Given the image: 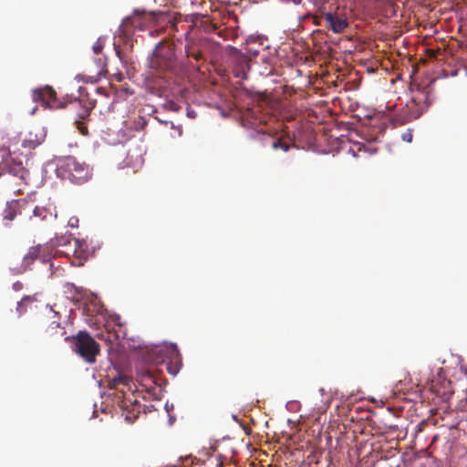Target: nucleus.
Listing matches in <instances>:
<instances>
[{
	"instance_id": "obj_1",
	"label": "nucleus",
	"mask_w": 467,
	"mask_h": 467,
	"mask_svg": "<svg viewBox=\"0 0 467 467\" xmlns=\"http://www.w3.org/2000/svg\"><path fill=\"white\" fill-rule=\"evenodd\" d=\"M65 340H71L73 350L87 363L94 364L100 353L99 343L87 331H78L77 335L66 337Z\"/></svg>"
},
{
	"instance_id": "obj_2",
	"label": "nucleus",
	"mask_w": 467,
	"mask_h": 467,
	"mask_svg": "<svg viewBox=\"0 0 467 467\" xmlns=\"http://www.w3.org/2000/svg\"><path fill=\"white\" fill-rule=\"evenodd\" d=\"M32 99L35 102H40L43 106L50 109H64L68 104L73 107H78L81 105V101L78 99L64 98L63 100H59L57 98L55 89L50 86H45L43 88H36L32 91Z\"/></svg>"
},
{
	"instance_id": "obj_3",
	"label": "nucleus",
	"mask_w": 467,
	"mask_h": 467,
	"mask_svg": "<svg viewBox=\"0 0 467 467\" xmlns=\"http://www.w3.org/2000/svg\"><path fill=\"white\" fill-rule=\"evenodd\" d=\"M58 171L65 178L77 184H82L91 177L88 165L79 162L72 156L66 157L61 161Z\"/></svg>"
},
{
	"instance_id": "obj_4",
	"label": "nucleus",
	"mask_w": 467,
	"mask_h": 467,
	"mask_svg": "<svg viewBox=\"0 0 467 467\" xmlns=\"http://www.w3.org/2000/svg\"><path fill=\"white\" fill-rule=\"evenodd\" d=\"M149 66L159 72L171 69L174 66L173 49L170 46L160 42L149 59Z\"/></svg>"
},
{
	"instance_id": "obj_5",
	"label": "nucleus",
	"mask_w": 467,
	"mask_h": 467,
	"mask_svg": "<svg viewBox=\"0 0 467 467\" xmlns=\"http://www.w3.org/2000/svg\"><path fill=\"white\" fill-rule=\"evenodd\" d=\"M10 175L17 179L18 186L28 183L29 171L23 166L22 162H16L14 159L6 155L0 161V177Z\"/></svg>"
},
{
	"instance_id": "obj_6",
	"label": "nucleus",
	"mask_w": 467,
	"mask_h": 467,
	"mask_svg": "<svg viewBox=\"0 0 467 467\" xmlns=\"http://www.w3.org/2000/svg\"><path fill=\"white\" fill-rule=\"evenodd\" d=\"M52 253V245L49 244H37L32 246L28 249L23 258V265L25 268H28L36 259H39L43 264H47L50 262Z\"/></svg>"
},
{
	"instance_id": "obj_7",
	"label": "nucleus",
	"mask_w": 467,
	"mask_h": 467,
	"mask_svg": "<svg viewBox=\"0 0 467 467\" xmlns=\"http://www.w3.org/2000/svg\"><path fill=\"white\" fill-rule=\"evenodd\" d=\"M23 210L26 213L32 212L30 219L36 222L47 221L56 217L55 208L51 204L36 205L33 207L32 203H25Z\"/></svg>"
},
{
	"instance_id": "obj_8",
	"label": "nucleus",
	"mask_w": 467,
	"mask_h": 467,
	"mask_svg": "<svg viewBox=\"0 0 467 467\" xmlns=\"http://www.w3.org/2000/svg\"><path fill=\"white\" fill-rule=\"evenodd\" d=\"M323 18L327 23V26L329 27L335 34L344 32L348 26V21L347 17L342 14L337 13H324Z\"/></svg>"
},
{
	"instance_id": "obj_9",
	"label": "nucleus",
	"mask_w": 467,
	"mask_h": 467,
	"mask_svg": "<svg viewBox=\"0 0 467 467\" xmlns=\"http://www.w3.org/2000/svg\"><path fill=\"white\" fill-rule=\"evenodd\" d=\"M46 138V132L39 126L33 127L25 136L22 145L25 148L35 149L40 145Z\"/></svg>"
},
{
	"instance_id": "obj_10",
	"label": "nucleus",
	"mask_w": 467,
	"mask_h": 467,
	"mask_svg": "<svg viewBox=\"0 0 467 467\" xmlns=\"http://www.w3.org/2000/svg\"><path fill=\"white\" fill-rule=\"evenodd\" d=\"M212 31L224 41L234 40L238 37L237 26H225L222 24H213Z\"/></svg>"
},
{
	"instance_id": "obj_11",
	"label": "nucleus",
	"mask_w": 467,
	"mask_h": 467,
	"mask_svg": "<svg viewBox=\"0 0 467 467\" xmlns=\"http://www.w3.org/2000/svg\"><path fill=\"white\" fill-rule=\"evenodd\" d=\"M412 102L418 107L419 114H421L431 104L430 90L427 88L418 89L412 97Z\"/></svg>"
},
{
	"instance_id": "obj_12",
	"label": "nucleus",
	"mask_w": 467,
	"mask_h": 467,
	"mask_svg": "<svg viewBox=\"0 0 467 467\" xmlns=\"http://www.w3.org/2000/svg\"><path fill=\"white\" fill-rule=\"evenodd\" d=\"M49 313L53 314V320L48 325L46 333L49 338H56L63 337L66 334L64 327H61L59 322L58 313L55 312L52 308L49 309Z\"/></svg>"
},
{
	"instance_id": "obj_13",
	"label": "nucleus",
	"mask_w": 467,
	"mask_h": 467,
	"mask_svg": "<svg viewBox=\"0 0 467 467\" xmlns=\"http://www.w3.org/2000/svg\"><path fill=\"white\" fill-rule=\"evenodd\" d=\"M73 254L80 260H86L90 254L89 245L85 240L74 239Z\"/></svg>"
},
{
	"instance_id": "obj_14",
	"label": "nucleus",
	"mask_w": 467,
	"mask_h": 467,
	"mask_svg": "<svg viewBox=\"0 0 467 467\" xmlns=\"http://www.w3.org/2000/svg\"><path fill=\"white\" fill-rule=\"evenodd\" d=\"M134 15H135L134 16L126 17L122 21L121 27H123V31L125 33H129V31H130V29H129L130 25L134 27V29H139V30H143L144 29V26H143L140 18L138 16H139V12L135 11Z\"/></svg>"
},
{
	"instance_id": "obj_15",
	"label": "nucleus",
	"mask_w": 467,
	"mask_h": 467,
	"mask_svg": "<svg viewBox=\"0 0 467 467\" xmlns=\"http://www.w3.org/2000/svg\"><path fill=\"white\" fill-rule=\"evenodd\" d=\"M185 53L187 57H192L196 61L203 58L202 49L197 43H190L185 46Z\"/></svg>"
},
{
	"instance_id": "obj_16",
	"label": "nucleus",
	"mask_w": 467,
	"mask_h": 467,
	"mask_svg": "<svg viewBox=\"0 0 467 467\" xmlns=\"http://www.w3.org/2000/svg\"><path fill=\"white\" fill-rule=\"evenodd\" d=\"M99 338L104 340L105 342L110 344L111 346L118 343L119 338V334L116 330H110L109 328L106 329L105 332H102L99 336Z\"/></svg>"
},
{
	"instance_id": "obj_17",
	"label": "nucleus",
	"mask_w": 467,
	"mask_h": 467,
	"mask_svg": "<svg viewBox=\"0 0 467 467\" xmlns=\"http://www.w3.org/2000/svg\"><path fill=\"white\" fill-rule=\"evenodd\" d=\"M271 139V148L275 150H282L286 152L290 149V144L285 141L282 138H274L273 136H269Z\"/></svg>"
},
{
	"instance_id": "obj_18",
	"label": "nucleus",
	"mask_w": 467,
	"mask_h": 467,
	"mask_svg": "<svg viewBox=\"0 0 467 467\" xmlns=\"http://www.w3.org/2000/svg\"><path fill=\"white\" fill-rule=\"evenodd\" d=\"M174 352H175L177 360L174 363H169L167 365L168 371L172 375H176L179 372L181 366H182V360L180 358V354H179V351L176 347H174Z\"/></svg>"
},
{
	"instance_id": "obj_19",
	"label": "nucleus",
	"mask_w": 467,
	"mask_h": 467,
	"mask_svg": "<svg viewBox=\"0 0 467 467\" xmlns=\"http://www.w3.org/2000/svg\"><path fill=\"white\" fill-rule=\"evenodd\" d=\"M19 204L17 202H12L8 204L4 212V218L12 221L16 217V209Z\"/></svg>"
},
{
	"instance_id": "obj_20",
	"label": "nucleus",
	"mask_w": 467,
	"mask_h": 467,
	"mask_svg": "<svg viewBox=\"0 0 467 467\" xmlns=\"http://www.w3.org/2000/svg\"><path fill=\"white\" fill-rule=\"evenodd\" d=\"M32 302V299L31 297L29 296H25L21 299V301H19L17 303V306H16V310L19 314V316L23 315L24 313H26V306L28 304V303H31Z\"/></svg>"
},
{
	"instance_id": "obj_21",
	"label": "nucleus",
	"mask_w": 467,
	"mask_h": 467,
	"mask_svg": "<svg viewBox=\"0 0 467 467\" xmlns=\"http://www.w3.org/2000/svg\"><path fill=\"white\" fill-rule=\"evenodd\" d=\"M227 49H229L231 51V53L233 55H235L236 57L238 58V60L241 62V63H245L247 64V59L246 57L240 52V50H238L236 47H233V46H228L227 47Z\"/></svg>"
},
{
	"instance_id": "obj_22",
	"label": "nucleus",
	"mask_w": 467,
	"mask_h": 467,
	"mask_svg": "<svg viewBox=\"0 0 467 467\" xmlns=\"http://www.w3.org/2000/svg\"><path fill=\"white\" fill-rule=\"evenodd\" d=\"M141 380L145 382V384L156 383L154 375L150 370H147L142 374Z\"/></svg>"
},
{
	"instance_id": "obj_23",
	"label": "nucleus",
	"mask_w": 467,
	"mask_h": 467,
	"mask_svg": "<svg viewBox=\"0 0 467 467\" xmlns=\"http://www.w3.org/2000/svg\"><path fill=\"white\" fill-rule=\"evenodd\" d=\"M76 125H77L78 130H79V132L82 135L86 136L88 134V127L83 121L76 120Z\"/></svg>"
},
{
	"instance_id": "obj_24",
	"label": "nucleus",
	"mask_w": 467,
	"mask_h": 467,
	"mask_svg": "<svg viewBox=\"0 0 467 467\" xmlns=\"http://www.w3.org/2000/svg\"><path fill=\"white\" fill-rule=\"evenodd\" d=\"M92 48H93V51H94L96 54H99V53H101V52H102V49H103V43L100 41V39H98V40L94 43V45H93Z\"/></svg>"
},
{
	"instance_id": "obj_25",
	"label": "nucleus",
	"mask_w": 467,
	"mask_h": 467,
	"mask_svg": "<svg viewBox=\"0 0 467 467\" xmlns=\"http://www.w3.org/2000/svg\"><path fill=\"white\" fill-rule=\"evenodd\" d=\"M68 225L70 227H78V219L75 216L71 217L69 220H68Z\"/></svg>"
},
{
	"instance_id": "obj_26",
	"label": "nucleus",
	"mask_w": 467,
	"mask_h": 467,
	"mask_svg": "<svg viewBox=\"0 0 467 467\" xmlns=\"http://www.w3.org/2000/svg\"><path fill=\"white\" fill-rule=\"evenodd\" d=\"M92 108H93V106H91V107H85L83 112L79 114V117L81 119H84L85 117L88 116L89 113H90V110L92 109Z\"/></svg>"
},
{
	"instance_id": "obj_27",
	"label": "nucleus",
	"mask_w": 467,
	"mask_h": 467,
	"mask_svg": "<svg viewBox=\"0 0 467 467\" xmlns=\"http://www.w3.org/2000/svg\"><path fill=\"white\" fill-rule=\"evenodd\" d=\"M127 381V379L124 378V377H119L117 379H114L113 382H114V385H118V384H124L125 382Z\"/></svg>"
},
{
	"instance_id": "obj_28",
	"label": "nucleus",
	"mask_w": 467,
	"mask_h": 467,
	"mask_svg": "<svg viewBox=\"0 0 467 467\" xmlns=\"http://www.w3.org/2000/svg\"><path fill=\"white\" fill-rule=\"evenodd\" d=\"M136 418H137V416H136V415H134V414H133L132 416H130V414H127V415L125 416V420H126L127 421H129V422H133V420H134Z\"/></svg>"
},
{
	"instance_id": "obj_29",
	"label": "nucleus",
	"mask_w": 467,
	"mask_h": 467,
	"mask_svg": "<svg viewBox=\"0 0 467 467\" xmlns=\"http://www.w3.org/2000/svg\"><path fill=\"white\" fill-rule=\"evenodd\" d=\"M187 116L192 118V119H194L196 117V112L192 109H188L187 110Z\"/></svg>"
},
{
	"instance_id": "obj_30",
	"label": "nucleus",
	"mask_w": 467,
	"mask_h": 467,
	"mask_svg": "<svg viewBox=\"0 0 467 467\" xmlns=\"http://www.w3.org/2000/svg\"><path fill=\"white\" fill-rule=\"evenodd\" d=\"M249 53H251L254 57L258 55V51L257 50L249 49Z\"/></svg>"
},
{
	"instance_id": "obj_31",
	"label": "nucleus",
	"mask_w": 467,
	"mask_h": 467,
	"mask_svg": "<svg viewBox=\"0 0 467 467\" xmlns=\"http://www.w3.org/2000/svg\"><path fill=\"white\" fill-rule=\"evenodd\" d=\"M389 429L392 430V431H397L398 430V426L397 425H391V426H389Z\"/></svg>"
},
{
	"instance_id": "obj_32",
	"label": "nucleus",
	"mask_w": 467,
	"mask_h": 467,
	"mask_svg": "<svg viewBox=\"0 0 467 467\" xmlns=\"http://www.w3.org/2000/svg\"><path fill=\"white\" fill-rule=\"evenodd\" d=\"M294 2V4L296 5H299L301 4L302 0H292Z\"/></svg>"
},
{
	"instance_id": "obj_33",
	"label": "nucleus",
	"mask_w": 467,
	"mask_h": 467,
	"mask_svg": "<svg viewBox=\"0 0 467 467\" xmlns=\"http://www.w3.org/2000/svg\"><path fill=\"white\" fill-rule=\"evenodd\" d=\"M58 254H62V252L56 250L54 255L57 256Z\"/></svg>"
}]
</instances>
